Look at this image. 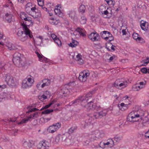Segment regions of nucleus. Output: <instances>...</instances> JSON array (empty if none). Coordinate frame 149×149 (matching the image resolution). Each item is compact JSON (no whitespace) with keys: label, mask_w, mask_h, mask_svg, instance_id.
<instances>
[{"label":"nucleus","mask_w":149,"mask_h":149,"mask_svg":"<svg viewBox=\"0 0 149 149\" xmlns=\"http://www.w3.org/2000/svg\"><path fill=\"white\" fill-rule=\"evenodd\" d=\"M132 111L130 113L127 118L128 121L134 122L141 119L144 115V112L141 110V107L139 105L135 106Z\"/></svg>","instance_id":"obj_1"},{"label":"nucleus","mask_w":149,"mask_h":149,"mask_svg":"<svg viewBox=\"0 0 149 149\" xmlns=\"http://www.w3.org/2000/svg\"><path fill=\"white\" fill-rule=\"evenodd\" d=\"M92 94L91 92H89L86 95L79 97L78 99L75 100L74 101H72L70 103V105H76L79 104H81V105L84 107H86L87 109H91V108L97 109V107H95L93 105V102L90 101L87 103L86 105H84L83 104V102H87L88 100L91 97Z\"/></svg>","instance_id":"obj_2"},{"label":"nucleus","mask_w":149,"mask_h":149,"mask_svg":"<svg viewBox=\"0 0 149 149\" xmlns=\"http://www.w3.org/2000/svg\"><path fill=\"white\" fill-rule=\"evenodd\" d=\"M34 82V79L31 76H28L23 80L22 84V87L24 88H27L31 87Z\"/></svg>","instance_id":"obj_3"},{"label":"nucleus","mask_w":149,"mask_h":149,"mask_svg":"<svg viewBox=\"0 0 149 149\" xmlns=\"http://www.w3.org/2000/svg\"><path fill=\"white\" fill-rule=\"evenodd\" d=\"M38 116V113L36 112L33 114H31L27 118H25L22 119L21 121L19 122H17V119H15V118L14 119H10V121L13 122L16 121L18 124L21 125L26 123L28 121L30 120L31 119H35L37 118Z\"/></svg>","instance_id":"obj_4"},{"label":"nucleus","mask_w":149,"mask_h":149,"mask_svg":"<svg viewBox=\"0 0 149 149\" xmlns=\"http://www.w3.org/2000/svg\"><path fill=\"white\" fill-rule=\"evenodd\" d=\"M23 57L22 55L20 53L17 52L14 55L13 61V63L16 66L20 67L22 65V58Z\"/></svg>","instance_id":"obj_5"},{"label":"nucleus","mask_w":149,"mask_h":149,"mask_svg":"<svg viewBox=\"0 0 149 149\" xmlns=\"http://www.w3.org/2000/svg\"><path fill=\"white\" fill-rule=\"evenodd\" d=\"M3 78L8 85L11 86L14 85L15 81L14 78L10 74H4L3 76Z\"/></svg>","instance_id":"obj_6"},{"label":"nucleus","mask_w":149,"mask_h":149,"mask_svg":"<svg viewBox=\"0 0 149 149\" xmlns=\"http://www.w3.org/2000/svg\"><path fill=\"white\" fill-rule=\"evenodd\" d=\"M100 147L104 148H111L114 145L113 141L112 139H109L104 142H101L100 144Z\"/></svg>","instance_id":"obj_7"},{"label":"nucleus","mask_w":149,"mask_h":149,"mask_svg":"<svg viewBox=\"0 0 149 149\" xmlns=\"http://www.w3.org/2000/svg\"><path fill=\"white\" fill-rule=\"evenodd\" d=\"M51 146L50 143L46 140L40 141L37 145V149H48Z\"/></svg>","instance_id":"obj_8"},{"label":"nucleus","mask_w":149,"mask_h":149,"mask_svg":"<svg viewBox=\"0 0 149 149\" xmlns=\"http://www.w3.org/2000/svg\"><path fill=\"white\" fill-rule=\"evenodd\" d=\"M128 84V82L126 80L123 81L122 79H117L114 84V86L116 87L122 88L126 87Z\"/></svg>","instance_id":"obj_9"},{"label":"nucleus","mask_w":149,"mask_h":149,"mask_svg":"<svg viewBox=\"0 0 149 149\" xmlns=\"http://www.w3.org/2000/svg\"><path fill=\"white\" fill-rule=\"evenodd\" d=\"M61 127V123H58L49 126L47 129V131L49 133H53L56 132Z\"/></svg>","instance_id":"obj_10"},{"label":"nucleus","mask_w":149,"mask_h":149,"mask_svg":"<svg viewBox=\"0 0 149 149\" xmlns=\"http://www.w3.org/2000/svg\"><path fill=\"white\" fill-rule=\"evenodd\" d=\"M89 75V72L88 70H84L80 72L79 77V79L81 81H86Z\"/></svg>","instance_id":"obj_11"},{"label":"nucleus","mask_w":149,"mask_h":149,"mask_svg":"<svg viewBox=\"0 0 149 149\" xmlns=\"http://www.w3.org/2000/svg\"><path fill=\"white\" fill-rule=\"evenodd\" d=\"M34 50L35 53L36 54L39 61L44 62H47L49 61V59L45 57L42 55L39 49H34Z\"/></svg>","instance_id":"obj_12"},{"label":"nucleus","mask_w":149,"mask_h":149,"mask_svg":"<svg viewBox=\"0 0 149 149\" xmlns=\"http://www.w3.org/2000/svg\"><path fill=\"white\" fill-rule=\"evenodd\" d=\"M20 24L21 26H22L24 31V33L26 35H28L29 37H33V36L32 35V33L28 28L26 25L25 24L24 22H21Z\"/></svg>","instance_id":"obj_13"},{"label":"nucleus","mask_w":149,"mask_h":149,"mask_svg":"<svg viewBox=\"0 0 149 149\" xmlns=\"http://www.w3.org/2000/svg\"><path fill=\"white\" fill-rule=\"evenodd\" d=\"M43 93V94L42 93V95L40 94L38 96V99L42 102L47 99V97H50L51 95L50 93L48 91H44Z\"/></svg>","instance_id":"obj_14"},{"label":"nucleus","mask_w":149,"mask_h":149,"mask_svg":"<svg viewBox=\"0 0 149 149\" xmlns=\"http://www.w3.org/2000/svg\"><path fill=\"white\" fill-rule=\"evenodd\" d=\"M55 14L59 17L62 18L64 16L63 11L60 6H57L54 9Z\"/></svg>","instance_id":"obj_15"},{"label":"nucleus","mask_w":149,"mask_h":149,"mask_svg":"<svg viewBox=\"0 0 149 149\" xmlns=\"http://www.w3.org/2000/svg\"><path fill=\"white\" fill-rule=\"evenodd\" d=\"M13 98L9 93H4L0 94V102L6 100L10 99Z\"/></svg>","instance_id":"obj_16"},{"label":"nucleus","mask_w":149,"mask_h":149,"mask_svg":"<svg viewBox=\"0 0 149 149\" xmlns=\"http://www.w3.org/2000/svg\"><path fill=\"white\" fill-rule=\"evenodd\" d=\"M36 143L35 140H30L29 142L24 141L23 145L24 147L27 148H31L35 146Z\"/></svg>","instance_id":"obj_17"},{"label":"nucleus","mask_w":149,"mask_h":149,"mask_svg":"<svg viewBox=\"0 0 149 149\" xmlns=\"http://www.w3.org/2000/svg\"><path fill=\"white\" fill-rule=\"evenodd\" d=\"M121 101L131 106L132 103L131 98L128 95H125L121 99Z\"/></svg>","instance_id":"obj_18"},{"label":"nucleus","mask_w":149,"mask_h":149,"mask_svg":"<svg viewBox=\"0 0 149 149\" xmlns=\"http://www.w3.org/2000/svg\"><path fill=\"white\" fill-rule=\"evenodd\" d=\"M130 106V105L124 102H122L119 104L118 107L120 110L123 111L127 110Z\"/></svg>","instance_id":"obj_19"},{"label":"nucleus","mask_w":149,"mask_h":149,"mask_svg":"<svg viewBox=\"0 0 149 149\" xmlns=\"http://www.w3.org/2000/svg\"><path fill=\"white\" fill-rule=\"evenodd\" d=\"M13 17L12 15L7 13L3 16V19L6 22L10 23L12 21Z\"/></svg>","instance_id":"obj_20"},{"label":"nucleus","mask_w":149,"mask_h":149,"mask_svg":"<svg viewBox=\"0 0 149 149\" xmlns=\"http://www.w3.org/2000/svg\"><path fill=\"white\" fill-rule=\"evenodd\" d=\"M75 31L79 33V34L81 37H85L86 36V32L84 29L81 28L79 27L77 28L76 30Z\"/></svg>","instance_id":"obj_21"},{"label":"nucleus","mask_w":149,"mask_h":149,"mask_svg":"<svg viewBox=\"0 0 149 149\" xmlns=\"http://www.w3.org/2000/svg\"><path fill=\"white\" fill-rule=\"evenodd\" d=\"M43 84L41 85V87L44 88L45 87L48 86L50 84V81L47 79H44L41 81Z\"/></svg>","instance_id":"obj_22"},{"label":"nucleus","mask_w":149,"mask_h":149,"mask_svg":"<svg viewBox=\"0 0 149 149\" xmlns=\"http://www.w3.org/2000/svg\"><path fill=\"white\" fill-rule=\"evenodd\" d=\"M96 137L97 138H102L104 136V133L102 131L99 130H96L95 132Z\"/></svg>","instance_id":"obj_23"},{"label":"nucleus","mask_w":149,"mask_h":149,"mask_svg":"<svg viewBox=\"0 0 149 149\" xmlns=\"http://www.w3.org/2000/svg\"><path fill=\"white\" fill-rule=\"evenodd\" d=\"M106 47L109 51H113L115 50L114 46L110 42H108L106 44Z\"/></svg>","instance_id":"obj_24"},{"label":"nucleus","mask_w":149,"mask_h":149,"mask_svg":"<svg viewBox=\"0 0 149 149\" xmlns=\"http://www.w3.org/2000/svg\"><path fill=\"white\" fill-rule=\"evenodd\" d=\"M56 100H52L51 101L50 103L49 104L45 106L44 107H42L40 109V111L42 110L47 109L51 106H52L53 105V104H54L55 103H56Z\"/></svg>","instance_id":"obj_25"},{"label":"nucleus","mask_w":149,"mask_h":149,"mask_svg":"<svg viewBox=\"0 0 149 149\" xmlns=\"http://www.w3.org/2000/svg\"><path fill=\"white\" fill-rule=\"evenodd\" d=\"M61 136L60 135H58L56 136L55 138L54 139L53 141V143L54 144H57L61 141Z\"/></svg>","instance_id":"obj_26"},{"label":"nucleus","mask_w":149,"mask_h":149,"mask_svg":"<svg viewBox=\"0 0 149 149\" xmlns=\"http://www.w3.org/2000/svg\"><path fill=\"white\" fill-rule=\"evenodd\" d=\"M76 60L78 61L79 63L81 64H83L84 61L82 58V56L80 54H78L76 56Z\"/></svg>","instance_id":"obj_27"},{"label":"nucleus","mask_w":149,"mask_h":149,"mask_svg":"<svg viewBox=\"0 0 149 149\" xmlns=\"http://www.w3.org/2000/svg\"><path fill=\"white\" fill-rule=\"evenodd\" d=\"M146 84V82L145 81H141L137 84L139 85V88L140 90L145 88Z\"/></svg>","instance_id":"obj_28"},{"label":"nucleus","mask_w":149,"mask_h":149,"mask_svg":"<svg viewBox=\"0 0 149 149\" xmlns=\"http://www.w3.org/2000/svg\"><path fill=\"white\" fill-rule=\"evenodd\" d=\"M6 45L8 47V49L10 50L15 49H17L15 45L10 43H7Z\"/></svg>","instance_id":"obj_29"},{"label":"nucleus","mask_w":149,"mask_h":149,"mask_svg":"<svg viewBox=\"0 0 149 149\" xmlns=\"http://www.w3.org/2000/svg\"><path fill=\"white\" fill-rule=\"evenodd\" d=\"M36 38L34 39L35 44L38 45H40L42 43L43 38Z\"/></svg>","instance_id":"obj_30"},{"label":"nucleus","mask_w":149,"mask_h":149,"mask_svg":"<svg viewBox=\"0 0 149 149\" xmlns=\"http://www.w3.org/2000/svg\"><path fill=\"white\" fill-rule=\"evenodd\" d=\"M79 44V42L76 40L72 39V42L68 44L69 46L72 47H75L77 46Z\"/></svg>","instance_id":"obj_31"},{"label":"nucleus","mask_w":149,"mask_h":149,"mask_svg":"<svg viewBox=\"0 0 149 149\" xmlns=\"http://www.w3.org/2000/svg\"><path fill=\"white\" fill-rule=\"evenodd\" d=\"M53 40L59 47L61 46V42L59 38H53Z\"/></svg>","instance_id":"obj_32"},{"label":"nucleus","mask_w":149,"mask_h":149,"mask_svg":"<svg viewBox=\"0 0 149 149\" xmlns=\"http://www.w3.org/2000/svg\"><path fill=\"white\" fill-rule=\"evenodd\" d=\"M86 10V8L84 5H81L80 6L79 8V11L81 13H84L85 12Z\"/></svg>","instance_id":"obj_33"},{"label":"nucleus","mask_w":149,"mask_h":149,"mask_svg":"<svg viewBox=\"0 0 149 149\" xmlns=\"http://www.w3.org/2000/svg\"><path fill=\"white\" fill-rule=\"evenodd\" d=\"M147 24L146 23H141L140 26L142 29L145 31H146L148 29V27L146 26V25Z\"/></svg>","instance_id":"obj_34"},{"label":"nucleus","mask_w":149,"mask_h":149,"mask_svg":"<svg viewBox=\"0 0 149 149\" xmlns=\"http://www.w3.org/2000/svg\"><path fill=\"white\" fill-rule=\"evenodd\" d=\"M88 37H98L99 36V35L96 32H92L90 35H88Z\"/></svg>","instance_id":"obj_35"},{"label":"nucleus","mask_w":149,"mask_h":149,"mask_svg":"<svg viewBox=\"0 0 149 149\" xmlns=\"http://www.w3.org/2000/svg\"><path fill=\"white\" fill-rule=\"evenodd\" d=\"M104 34L107 35L105 37H112V34L110 32L107 31H104L101 32V34Z\"/></svg>","instance_id":"obj_36"},{"label":"nucleus","mask_w":149,"mask_h":149,"mask_svg":"<svg viewBox=\"0 0 149 149\" xmlns=\"http://www.w3.org/2000/svg\"><path fill=\"white\" fill-rule=\"evenodd\" d=\"M68 15L70 17L73 19L75 16L76 13L74 11H69Z\"/></svg>","instance_id":"obj_37"},{"label":"nucleus","mask_w":149,"mask_h":149,"mask_svg":"<svg viewBox=\"0 0 149 149\" xmlns=\"http://www.w3.org/2000/svg\"><path fill=\"white\" fill-rule=\"evenodd\" d=\"M106 9V6L104 5L101 6L99 8V13H102V12Z\"/></svg>","instance_id":"obj_38"},{"label":"nucleus","mask_w":149,"mask_h":149,"mask_svg":"<svg viewBox=\"0 0 149 149\" xmlns=\"http://www.w3.org/2000/svg\"><path fill=\"white\" fill-rule=\"evenodd\" d=\"M133 90L135 91H138L140 90V89L139 88V85L137 84L134 85L132 88Z\"/></svg>","instance_id":"obj_39"},{"label":"nucleus","mask_w":149,"mask_h":149,"mask_svg":"<svg viewBox=\"0 0 149 149\" xmlns=\"http://www.w3.org/2000/svg\"><path fill=\"white\" fill-rule=\"evenodd\" d=\"M134 39L137 42L142 43L145 42V40L143 38H136Z\"/></svg>","instance_id":"obj_40"},{"label":"nucleus","mask_w":149,"mask_h":149,"mask_svg":"<svg viewBox=\"0 0 149 149\" xmlns=\"http://www.w3.org/2000/svg\"><path fill=\"white\" fill-rule=\"evenodd\" d=\"M53 110L52 109H47L43 111L42 113V114H47L52 112L53 111Z\"/></svg>","instance_id":"obj_41"},{"label":"nucleus","mask_w":149,"mask_h":149,"mask_svg":"<svg viewBox=\"0 0 149 149\" xmlns=\"http://www.w3.org/2000/svg\"><path fill=\"white\" fill-rule=\"evenodd\" d=\"M80 22L81 24H84L86 22V18L84 16H82L81 17L80 20Z\"/></svg>","instance_id":"obj_42"},{"label":"nucleus","mask_w":149,"mask_h":149,"mask_svg":"<svg viewBox=\"0 0 149 149\" xmlns=\"http://www.w3.org/2000/svg\"><path fill=\"white\" fill-rule=\"evenodd\" d=\"M27 16V14L24 12H21L20 13V17L22 20H23L24 18H25Z\"/></svg>","instance_id":"obj_43"},{"label":"nucleus","mask_w":149,"mask_h":149,"mask_svg":"<svg viewBox=\"0 0 149 149\" xmlns=\"http://www.w3.org/2000/svg\"><path fill=\"white\" fill-rule=\"evenodd\" d=\"M23 20L26 21V22H28L29 23H30V24L32 23V20L31 19V18L29 17L28 16L25 18H24Z\"/></svg>","instance_id":"obj_44"},{"label":"nucleus","mask_w":149,"mask_h":149,"mask_svg":"<svg viewBox=\"0 0 149 149\" xmlns=\"http://www.w3.org/2000/svg\"><path fill=\"white\" fill-rule=\"evenodd\" d=\"M32 6V3H27L25 6L26 9L28 10H29L31 7Z\"/></svg>","instance_id":"obj_45"},{"label":"nucleus","mask_w":149,"mask_h":149,"mask_svg":"<svg viewBox=\"0 0 149 149\" xmlns=\"http://www.w3.org/2000/svg\"><path fill=\"white\" fill-rule=\"evenodd\" d=\"M117 58V57L115 55H113L110 57L109 59V61L110 62L116 60Z\"/></svg>","instance_id":"obj_46"},{"label":"nucleus","mask_w":149,"mask_h":149,"mask_svg":"<svg viewBox=\"0 0 149 149\" xmlns=\"http://www.w3.org/2000/svg\"><path fill=\"white\" fill-rule=\"evenodd\" d=\"M27 109H28V111H26V113H28L30 112H31L32 111H34L37 110H38L36 108H28Z\"/></svg>","instance_id":"obj_47"},{"label":"nucleus","mask_w":149,"mask_h":149,"mask_svg":"<svg viewBox=\"0 0 149 149\" xmlns=\"http://www.w3.org/2000/svg\"><path fill=\"white\" fill-rule=\"evenodd\" d=\"M42 83V81H40L36 85L37 88L39 90H41V88H43L41 87V84Z\"/></svg>","instance_id":"obj_48"},{"label":"nucleus","mask_w":149,"mask_h":149,"mask_svg":"<svg viewBox=\"0 0 149 149\" xmlns=\"http://www.w3.org/2000/svg\"><path fill=\"white\" fill-rule=\"evenodd\" d=\"M144 137L146 139H149V130H148L145 133Z\"/></svg>","instance_id":"obj_49"},{"label":"nucleus","mask_w":149,"mask_h":149,"mask_svg":"<svg viewBox=\"0 0 149 149\" xmlns=\"http://www.w3.org/2000/svg\"><path fill=\"white\" fill-rule=\"evenodd\" d=\"M38 5L40 6H42L44 5V1L43 0L37 1Z\"/></svg>","instance_id":"obj_50"},{"label":"nucleus","mask_w":149,"mask_h":149,"mask_svg":"<svg viewBox=\"0 0 149 149\" xmlns=\"http://www.w3.org/2000/svg\"><path fill=\"white\" fill-rule=\"evenodd\" d=\"M141 72L144 74L147 73V69L146 68H143L141 69Z\"/></svg>","instance_id":"obj_51"},{"label":"nucleus","mask_w":149,"mask_h":149,"mask_svg":"<svg viewBox=\"0 0 149 149\" xmlns=\"http://www.w3.org/2000/svg\"><path fill=\"white\" fill-rule=\"evenodd\" d=\"M149 63V60L148 58H147V60L145 61L144 62V63L143 64L141 65V66H146L148 63Z\"/></svg>","instance_id":"obj_52"},{"label":"nucleus","mask_w":149,"mask_h":149,"mask_svg":"<svg viewBox=\"0 0 149 149\" xmlns=\"http://www.w3.org/2000/svg\"><path fill=\"white\" fill-rule=\"evenodd\" d=\"M65 91H63V90H61V91L60 92V94L61 95L62 94H64L65 93V92L67 93V91H68V90L67 89H65Z\"/></svg>","instance_id":"obj_53"},{"label":"nucleus","mask_w":149,"mask_h":149,"mask_svg":"<svg viewBox=\"0 0 149 149\" xmlns=\"http://www.w3.org/2000/svg\"><path fill=\"white\" fill-rule=\"evenodd\" d=\"M76 129V127H72L69 130V133H72Z\"/></svg>","instance_id":"obj_54"},{"label":"nucleus","mask_w":149,"mask_h":149,"mask_svg":"<svg viewBox=\"0 0 149 149\" xmlns=\"http://www.w3.org/2000/svg\"><path fill=\"white\" fill-rule=\"evenodd\" d=\"M54 21H55V19H54L53 18H51L49 20V22L52 24H54Z\"/></svg>","instance_id":"obj_55"},{"label":"nucleus","mask_w":149,"mask_h":149,"mask_svg":"<svg viewBox=\"0 0 149 149\" xmlns=\"http://www.w3.org/2000/svg\"><path fill=\"white\" fill-rule=\"evenodd\" d=\"M100 38H91V40L93 41H96L99 40H100Z\"/></svg>","instance_id":"obj_56"},{"label":"nucleus","mask_w":149,"mask_h":149,"mask_svg":"<svg viewBox=\"0 0 149 149\" xmlns=\"http://www.w3.org/2000/svg\"><path fill=\"white\" fill-rule=\"evenodd\" d=\"M6 85L5 84L0 85V91L6 88Z\"/></svg>","instance_id":"obj_57"},{"label":"nucleus","mask_w":149,"mask_h":149,"mask_svg":"<svg viewBox=\"0 0 149 149\" xmlns=\"http://www.w3.org/2000/svg\"><path fill=\"white\" fill-rule=\"evenodd\" d=\"M139 34L136 33H134L133 34L132 37H140Z\"/></svg>","instance_id":"obj_58"},{"label":"nucleus","mask_w":149,"mask_h":149,"mask_svg":"<svg viewBox=\"0 0 149 149\" xmlns=\"http://www.w3.org/2000/svg\"><path fill=\"white\" fill-rule=\"evenodd\" d=\"M102 15H107L109 14V13L108 11L107 10H105V11H104L102 13H101Z\"/></svg>","instance_id":"obj_59"},{"label":"nucleus","mask_w":149,"mask_h":149,"mask_svg":"<svg viewBox=\"0 0 149 149\" xmlns=\"http://www.w3.org/2000/svg\"><path fill=\"white\" fill-rule=\"evenodd\" d=\"M110 5H112L113 6H114L115 4V2L114 0H110Z\"/></svg>","instance_id":"obj_60"},{"label":"nucleus","mask_w":149,"mask_h":149,"mask_svg":"<svg viewBox=\"0 0 149 149\" xmlns=\"http://www.w3.org/2000/svg\"><path fill=\"white\" fill-rule=\"evenodd\" d=\"M60 105V104L59 103H55L54 104H53V105H52V106L53 107H58Z\"/></svg>","instance_id":"obj_61"},{"label":"nucleus","mask_w":149,"mask_h":149,"mask_svg":"<svg viewBox=\"0 0 149 149\" xmlns=\"http://www.w3.org/2000/svg\"><path fill=\"white\" fill-rule=\"evenodd\" d=\"M13 133L14 135L15 136L16 135L17 132V130L16 129H15L14 130H13Z\"/></svg>","instance_id":"obj_62"},{"label":"nucleus","mask_w":149,"mask_h":149,"mask_svg":"<svg viewBox=\"0 0 149 149\" xmlns=\"http://www.w3.org/2000/svg\"><path fill=\"white\" fill-rule=\"evenodd\" d=\"M54 25H57L58 24V23L59 22V21L58 20H56L55 19V21H54Z\"/></svg>","instance_id":"obj_63"},{"label":"nucleus","mask_w":149,"mask_h":149,"mask_svg":"<svg viewBox=\"0 0 149 149\" xmlns=\"http://www.w3.org/2000/svg\"><path fill=\"white\" fill-rule=\"evenodd\" d=\"M51 37H57V36L53 33H51Z\"/></svg>","instance_id":"obj_64"}]
</instances>
